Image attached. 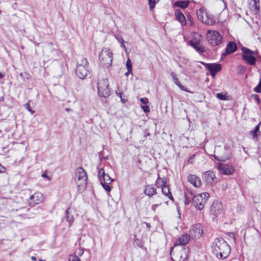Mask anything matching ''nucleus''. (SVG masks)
Wrapping results in <instances>:
<instances>
[{
  "label": "nucleus",
  "instance_id": "2",
  "mask_svg": "<svg viewBox=\"0 0 261 261\" xmlns=\"http://www.w3.org/2000/svg\"><path fill=\"white\" fill-rule=\"evenodd\" d=\"M175 248L171 249L170 254L174 261H185L188 258V248L185 247H181V248H176L174 251Z\"/></svg>",
  "mask_w": 261,
  "mask_h": 261
},
{
  "label": "nucleus",
  "instance_id": "25",
  "mask_svg": "<svg viewBox=\"0 0 261 261\" xmlns=\"http://www.w3.org/2000/svg\"><path fill=\"white\" fill-rule=\"evenodd\" d=\"M163 193L170 199H173L171 193L170 192L169 187L168 186H164L162 188Z\"/></svg>",
  "mask_w": 261,
  "mask_h": 261
},
{
  "label": "nucleus",
  "instance_id": "38",
  "mask_svg": "<svg viewBox=\"0 0 261 261\" xmlns=\"http://www.w3.org/2000/svg\"><path fill=\"white\" fill-rule=\"evenodd\" d=\"M254 91L257 93H261V79L258 85L254 88Z\"/></svg>",
  "mask_w": 261,
  "mask_h": 261
},
{
  "label": "nucleus",
  "instance_id": "6",
  "mask_svg": "<svg viewBox=\"0 0 261 261\" xmlns=\"http://www.w3.org/2000/svg\"><path fill=\"white\" fill-rule=\"evenodd\" d=\"M98 95L100 97H108L110 95V89L109 88V83L107 79L99 80L97 83Z\"/></svg>",
  "mask_w": 261,
  "mask_h": 261
},
{
  "label": "nucleus",
  "instance_id": "13",
  "mask_svg": "<svg viewBox=\"0 0 261 261\" xmlns=\"http://www.w3.org/2000/svg\"><path fill=\"white\" fill-rule=\"evenodd\" d=\"M218 169L222 174L230 175L234 172L233 167L228 164H219L218 165Z\"/></svg>",
  "mask_w": 261,
  "mask_h": 261
},
{
  "label": "nucleus",
  "instance_id": "44",
  "mask_svg": "<svg viewBox=\"0 0 261 261\" xmlns=\"http://www.w3.org/2000/svg\"><path fill=\"white\" fill-rule=\"evenodd\" d=\"M140 101L143 105H146L148 102V99L147 98H141Z\"/></svg>",
  "mask_w": 261,
  "mask_h": 261
},
{
  "label": "nucleus",
  "instance_id": "11",
  "mask_svg": "<svg viewBox=\"0 0 261 261\" xmlns=\"http://www.w3.org/2000/svg\"><path fill=\"white\" fill-rule=\"evenodd\" d=\"M190 44L199 53H203L205 51L201 43V40L200 38L194 37L190 41Z\"/></svg>",
  "mask_w": 261,
  "mask_h": 261
},
{
  "label": "nucleus",
  "instance_id": "21",
  "mask_svg": "<svg viewBox=\"0 0 261 261\" xmlns=\"http://www.w3.org/2000/svg\"><path fill=\"white\" fill-rule=\"evenodd\" d=\"M237 49V45L234 42H229L227 44L224 55H228L232 54Z\"/></svg>",
  "mask_w": 261,
  "mask_h": 261
},
{
  "label": "nucleus",
  "instance_id": "7",
  "mask_svg": "<svg viewBox=\"0 0 261 261\" xmlns=\"http://www.w3.org/2000/svg\"><path fill=\"white\" fill-rule=\"evenodd\" d=\"M206 38L208 42L212 46H217L222 42V36L216 31L208 30Z\"/></svg>",
  "mask_w": 261,
  "mask_h": 261
},
{
  "label": "nucleus",
  "instance_id": "3",
  "mask_svg": "<svg viewBox=\"0 0 261 261\" xmlns=\"http://www.w3.org/2000/svg\"><path fill=\"white\" fill-rule=\"evenodd\" d=\"M87 175L86 171L82 167L78 168L76 170L75 181L79 190H84L87 184Z\"/></svg>",
  "mask_w": 261,
  "mask_h": 261
},
{
  "label": "nucleus",
  "instance_id": "31",
  "mask_svg": "<svg viewBox=\"0 0 261 261\" xmlns=\"http://www.w3.org/2000/svg\"><path fill=\"white\" fill-rule=\"evenodd\" d=\"M101 185L103 189L108 192H110L111 191V187L109 185L110 184H106V182H102V181H100Z\"/></svg>",
  "mask_w": 261,
  "mask_h": 261
},
{
  "label": "nucleus",
  "instance_id": "58",
  "mask_svg": "<svg viewBox=\"0 0 261 261\" xmlns=\"http://www.w3.org/2000/svg\"><path fill=\"white\" fill-rule=\"evenodd\" d=\"M146 227L148 228V229H150V228L151 227V226L148 223H146Z\"/></svg>",
  "mask_w": 261,
  "mask_h": 261
},
{
  "label": "nucleus",
  "instance_id": "56",
  "mask_svg": "<svg viewBox=\"0 0 261 261\" xmlns=\"http://www.w3.org/2000/svg\"><path fill=\"white\" fill-rule=\"evenodd\" d=\"M116 95H117L118 97H119L120 98H121V97H122V94H121V93L116 92Z\"/></svg>",
  "mask_w": 261,
  "mask_h": 261
},
{
  "label": "nucleus",
  "instance_id": "37",
  "mask_svg": "<svg viewBox=\"0 0 261 261\" xmlns=\"http://www.w3.org/2000/svg\"><path fill=\"white\" fill-rule=\"evenodd\" d=\"M185 205H188L191 202V200L192 197H189L188 193L185 194Z\"/></svg>",
  "mask_w": 261,
  "mask_h": 261
},
{
  "label": "nucleus",
  "instance_id": "12",
  "mask_svg": "<svg viewBox=\"0 0 261 261\" xmlns=\"http://www.w3.org/2000/svg\"><path fill=\"white\" fill-rule=\"evenodd\" d=\"M196 14L198 19L206 24H211L213 21L212 19H205V16L207 17L206 10L204 8H201L197 10Z\"/></svg>",
  "mask_w": 261,
  "mask_h": 261
},
{
  "label": "nucleus",
  "instance_id": "5",
  "mask_svg": "<svg viewBox=\"0 0 261 261\" xmlns=\"http://www.w3.org/2000/svg\"><path fill=\"white\" fill-rule=\"evenodd\" d=\"M210 195L208 193H203L194 196L192 198L193 204L198 210H201L203 208Z\"/></svg>",
  "mask_w": 261,
  "mask_h": 261
},
{
  "label": "nucleus",
  "instance_id": "42",
  "mask_svg": "<svg viewBox=\"0 0 261 261\" xmlns=\"http://www.w3.org/2000/svg\"><path fill=\"white\" fill-rule=\"evenodd\" d=\"M115 38L117 40V41L120 43L124 42V40L122 37L119 35H115Z\"/></svg>",
  "mask_w": 261,
  "mask_h": 261
},
{
  "label": "nucleus",
  "instance_id": "24",
  "mask_svg": "<svg viewBox=\"0 0 261 261\" xmlns=\"http://www.w3.org/2000/svg\"><path fill=\"white\" fill-rule=\"evenodd\" d=\"M65 217L66 221L69 222V226H71L74 221V217L71 214L69 207H68L66 211Z\"/></svg>",
  "mask_w": 261,
  "mask_h": 261
},
{
  "label": "nucleus",
  "instance_id": "62",
  "mask_svg": "<svg viewBox=\"0 0 261 261\" xmlns=\"http://www.w3.org/2000/svg\"><path fill=\"white\" fill-rule=\"evenodd\" d=\"M83 253H84V251L83 250H82V251L80 250V252L79 254L80 255H82L83 254Z\"/></svg>",
  "mask_w": 261,
  "mask_h": 261
},
{
  "label": "nucleus",
  "instance_id": "22",
  "mask_svg": "<svg viewBox=\"0 0 261 261\" xmlns=\"http://www.w3.org/2000/svg\"><path fill=\"white\" fill-rule=\"evenodd\" d=\"M144 193L149 197H152L156 193V189L152 185H148L145 187Z\"/></svg>",
  "mask_w": 261,
  "mask_h": 261
},
{
  "label": "nucleus",
  "instance_id": "41",
  "mask_svg": "<svg viewBox=\"0 0 261 261\" xmlns=\"http://www.w3.org/2000/svg\"><path fill=\"white\" fill-rule=\"evenodd\" d=\"M254 2V6L255 7V10H259V0H253Z\"/></svg>",
  "mask_w": 261,
  "mask_h": 261
},
{
  "label": "nucleus",
  "instance_id": "57",
  "mask_svg": "<svg viewBox=\"0 0 261 261\" xmlns=\"http://www.w3.org/2000/svg\"><path fill=\"white\" fill-rule=\"evenodd\" d=\"M42 177L49 178V177L47 176V174L45 173H44L42 174Z\"/></svg>",
  "mask_w": 261,
  "mask_h": 261
},
{
  "label": "nucleus",
  "instance_id": "29",
  "mask_svg": "<svg viewBox=\"0 0 261 261\" xmlns=\"http://www.w3.org/2000/svg\"><path fill=\"white\" fill-rule=\"evenodd\" d=\"M113 180L108 174H106L102 178V182H106V184H111Z\"/></svg>",
  "mask_w": 261,
  "mask_h": 261
},
{
  "label": "nucleus",
  "instance_id": "33",
  "mask_svg": "<svg viewBox=\"0 0 261 261\" xmlns=\"http://www.w3.org/2000/svg\"><path fill=\"white\" fill-rule=\"evenodd\" d=\"M106 174L105 170L103 168H100L98 171V177L99 179L101 181L102 180V177Z\"/></svg>",
  "mask_w": 261,
  "mask_h": 261
},
{
  "label": "nucleus",
  "instance_id": "17",
  "mask_svg": "<svg viewBox=\"0 0 261 261\" xmlns=\"http://www.w3.org/2000/svg\"><path fill=\"white\" fill-rule=\"evenodd\" d=\"M210 211L211 214L215 216L220 215L223 211L222 203L218 201L213 202Z\"/></svg>",
  "mask_w": 261,
  "mask_h": 261
},
{
  "label": "nucleus",
  "instance_id": "8",
  "mask_svg": "<svg viewBox=\"0 0 261 261\" xmlns=\"http://www.w3.org/2000/svg\"><path fill=\"white\" fill-rule=\"evenodd\" d=\"M241 50L243 53L242 55V59L248 65H254L256 62V59L254 56V52L245 47H242Z\"/></svg>",
  "mask_w": 261,
  "mask_h": 261
},
{
  "label": "nucleus",
  "instance_id": "49",
  "mask_svg": "<svg viewBox=\"0 0 261 261\" xmlns=\"http://www.w3.org/2000/svg\"><path fill=\"white\" fill-rule=\"evenodd\" d=\"M228 234L229 237L232 238L234 240H235L236 238H235L234 234L233 232H228Z\"/></svg>",
  "mask_w": 261,
  "mask_h": 261
},
{
  "label": "nucleus",
  "instance_id": "27",
  "mask_svg": "<svg viewBox=\"0 0 261 261\" xmlns=\"http://www.w3.org/2000/svg\"><path fill=\"white\" fill-rule=\"evenodd\" d=\"M261 124V122H259V123L255 127L254 129L252 130H251L249 133V134L252 136L253 138H255L257 136L259 130V126Z\"/></svg>",
  "mask_w": 261,
  "mask_h": 261
},
{
  "label": "nucleus",
  "instance_id": "23",
  "mask_svg": "<svg viewBox=\"0 0 261 261\" xmlns=\"http://www.w3.org/2000/svg\"><path fill=\"white\" fill-rule=\"evenodd\" d=\"M175 15L176 20L181 23L182 26L185 25L186 24V19L185 16L180 10L177 9L176 10Z\"/></svg>",
  "mask_w": 261,
  "mask_h": 261
},
{
  "label": "nucleus",
  "instance_id": "36",
  "mask_svg": "<svg viewBox=\"0 0 261 261\" xmlns=\"http://www.w3.org/2000/svg\"><path fill=\"white\" fill-rule=\"evenodd\" d=\"M171 77H172V79L174 81V83L175 85H177V84H179L180 83L178 81V78L177 77V75L173 72H171L170 74Z\"/></svg>",
  "mask_w": 261,
  "mask_h": 261
},
{
  "label": "nucleus",
  "instance_id": "46",
  "mask_svg": "<svg viewBox=\"0 0 261 261\" xmlns=\"http://www.w3.org/2000/svg\"><path fill=\"white\" fill-rule=\"evenodd\" d=\"M20 75L23 77H26L28 79H29L30 76V74L27 72H24V73H21Z\"/></svg>",
  "mask_w": 261,
  "mask_h": 261
},
{
  "label": "nucleus",
  "instance_id": "16",
  "mask_svg": "<svg viewBox=\"0 0 261 261\" xmlns=\"http://www.w3.org/2000/svg\"><path fill=\"white\" fill-rule=\"evenodd\" d=\"M202 178L207 185H212L216 179V177L214 171L208 170L202 174Z\"/></svg>",
  "mask_w": 261,
  "mask_h": 261
},
{
  "label": "nucleus",
  "instance_id": "9",
  "mask_svg": "<svg viewBox=\"0 0 261 261\" xmlns=\"http://www.w3.org/2000/svg\"><path fill=\"white\" fill-rule=\"evenodd\" d=\"M201 64L204 65L205 69L210 71L211 75L213 77L222 69V66L220 64L206 63L203 62H201Z\"/></svg>",
  "mask_w": 261,
  "mask_h": 261
},
{
  "label": "nucleus",
  "instance_id": "60",
  "mask_svg": "<svg viewBox=\"0 0 261 261\" xmlns=\"http://www.w3.org/2000/svg\"><path fill=\"white\" fill-rule=\"evenodd\" d=\"M129 74H131L130 72H128V70H127V72L125 73V75L126 76H128Z\"/></svg>",
  "mask_w": 261,
  "mask_h": 261
},
{
  "label": "nucleus",
  "instance_id": "48",
  "mask_svg": "<svg viewBox=\"0 0 261 261\" xmlns=\"http://www.w3.org/2000/svg\"><path fill=\"white\" fill-rule=\"evenodd\" d=\"M254 100L259 103L260 102V98L259 96L257 95H254Z\"/></svg>",
  "mask_w": 261,
  "mask_h": 261
},
{
  "label": "nucleus",
  "instance_id": "55",
  "mask_svg": "<svg viewBox=\"0 0 261 261\" xmlns=\"http://www.w3.org/2000/svg\"><path fill=\"white\" fill-rule=\"evenodd\" d=\"M121 43V46L123 47L125 50H126V48L124 44V42L120 43Z\"/></svg>",
  "mask_w": 261,
  "mask_h": 261
},
{
  "label": "nucleus",
  "instance_id": "10",
  "mask_svg": "<svg viewBox=\"0 0 261 261\" xmlns=\"http://www.w3.org/2000/svg\"><path fill=\"white\" fill-rule=\"evenodd\" d=\"M43 201V194L40 192H36L34 194L30 196L28 200V203L30 206H34L38 204Z\"/></svg>",
  "mask_w": 261,
  "mask_h": 261
},
{
  "label": "nucleus",
  "instance_id": "59",
  "mask_svg": "<svg viewBox=\"0 0 261 261\" xmlns=\"http://www.w3.org/2000/svg\"><path fill=\"white\" fill-rule=\"evenodd\" d=\"M31 259H32V260L35 261V260H37V258H36V257L35 256H32L31 257Z\"/></svg>",
  "mask_w": 261,
  "mask_h": 261
},
{
  "label": "nucleus",
  "instance_id": "15",
  "mask_svg": "<svg viewBox=\"0 0 261 261\" xmlns=\"http://www.w3.org/2000/svg\"><path fill=\"white\" fill-rule=\"evenodd\" d=\"M203 233L202 226L200 224L192 226L190 229V234L195 239H199Z\"/></svg>",
  "mask_w": 261,
  "mask_h": 261
},
{
  "label": "nucleus",
  "instance_id": "34",
  "mask_svg": "<svg viewBox=\"0 0 261 261\" xmlns=\"http://www.w3.org/2000/svg\"><path fill=\"white\" fill-rule=\"evenodd\" d=\"M149 2V5L150 10H152L154 7L156 3H157L159 0H148Z\"/></svg>",
  "mask_w": 261,
  "mask_h": 261
},
{
  "label": "nucleus",
  "instance_id": "30",
  "mask_svg": "<svg viewBox=\"0 0 261 261\" xmlns=\"http://www.w3.org/2000/svg\"><path fill=\"white\" fill-rule=\"evenodd\" d=\"M88 62L87 59L82 58L80 61L77 63V66H82L84 67H87Z\"/></svg>",
  "mask_w": 261,
  "mask_h": 261
},
{
  "label": "nucleus",
  "instance_id": "61",
  "mask_svg": "<svg viewBox=\"0 0 261 261\" xmlns=\"http://www.w3.org/2000/svg\"><path fill=\"white\" fill-rule=\"evenodd\" d=\"M4 76V75L3 73H0V79L3 78Z\"/></svg>",
  "mask_w": 261,
  "mask_h": 261
},
{
  "label": "nucleus",
  "instance_id": "39",
  "mask_svg": "<svg viewBox=\"0 0 261 261\" xmlns=\"http://www.w3.org/2000/svg\"><path fill=\"white\" fill-rule=\"evenodd\" d=\"M69 261H81L76 255H70L69 258Z\"/></svg>",
  "mask_w": 261,
  "mask_h": 261
},
{
  "label": "nucleus",
  "instance_id": "54",
  "mask_svg": "<svg viewBox=\"0 0 261 261\" xmlns=\"http://www.w3.org/2000/svg\"><path fill=\"white\" fill-rule=\"evenodd\" d=\"M204 17H205V19H212L213 20L211 16L210 15H208L207 13V17L205 16Z\"/></svg>",
  "mask_w": 261,
  "mask_h": 261
},
{
  "label": "nucleus",
  "instance_id": "64",
  "mask_svg": "<svg viewBox=\"0 0 261 261\" xmlns=\"http://www.w3.org/2000/svg\"><path fill=\"white\" fill-rule=\"evenodd\" d=\"M38 261H44V260H42V259H40V260H39Z\"/></svg>",
  "mask_w": 261,
  "mask_h": 261
},
{
  "label": "nucleus",
  "instance_id": "45",
  "mask_svg": "<svg viewBox=\"0 0 261 261\" xmlns=\"http://www.w3.org/2000/svg\"><path fill=\"white\" fill-rule=\"evenodd\" d=\"M141 107L145 113H148L149 112V109L146 105H142Z\"/></svg>",
  "mask_w": 261,
  "mask_h": 261
},
{
  "label": "nucleus",
  "instance_id": "52",
  "mask_svg": "<svg viewBox=\"0 0 261 261\" xmlns=\"http://www.w3.org/2000/svg\"><path fill=\"white\" fill-rule=\"evenodd\" d=\"M158 204H153L151 206V208L152 210H153L154 211H155V209L158 206Z\"/></svg>",
  "mask_w": 261,
  "mask_h": 261
},
{
  "label": "nucleus",
  "instance_id": "26",
  "mask_svg": "<svg viewBox=\"0 0 261 261\" xmlns=\"http://www.w3.org/2000/svg\"><path fill=\"white\" fill-rule=\"evenodd\" d=\"M189 4V2L187 1H179L176 2L174 3V5L176 7L181 8L182 9L187 8Z\"/></svg>",
  "mask_w": 261,
  "mask_h": 261
},
{
  "label": "nucleus",
  "instance_id": "51",
  "mask_svg": "<svg viewBox=\"0 0 261 261\" xmlns=\"http://www.w3.org/2000/svg\"><path fill=\"white\" fill-rule=\"evenodd\" d=\"M5 168L0 164V173H2L4 172Z\"/></svg>",
  "mask_w": 261,
  "mask_h": 261
},
{
  "label": "nucleus",
  "instance_id": "19",
  "mask_svg": "<svg viewBox=\"0 0 261 261\" xmlns=\"http://www.w3.org/2000/svg\"><path fill=\"white\" fill-rule=\"evenodd\" d=\"M224 153L221 155H214V158L220 162H225V161L229 159L231 156V153L228 147H224Z\"/></svg>",
  "mask_w": 261,
  "mask_h": 261
},
{
  "label": "nucleus",
  "instance_id": "14",
  "mask_svg": "<svg viewBox=\"0 0 261 261\" xmlns=\"http://www.w3.org/2000/svg\"><path fill=\"white\" fill-rule=\"evenodd\" d=\"M190 240V236L188 234H184L180 236L175 242L174 248H177L178 246L184 247V246L188 243Z\"/></svg>",
  "mask_w": 261,
  "mask_h": 261
},
{
  "label": "nucleus",
  "instance_id": "20",
  "mask_svg": "<svg viewBox=\"0 0 261 261\" xmlns=\"http://www.w3.org/2000/svg\"><path fill=\"white\" fill-rule=\"evenodd\" d=\"M187 179L188 181L195 187H199L201 185V179L196 175L190 174Z\"/></svg>",
  "mask_w": 261,
  "mask_h": 261
},
{
  "label": "nucleus",
  "instance_id": "32",
  "mask_svg": "<svg viewBox=\"0 0 261 261\" xmlns=\"http://www.w3.org/2000/svg\"><path fill=\"white\" fill-rule=\"evenodd\" d=\"M126 68L128 72H130L131 74H133L132 72V64L129 59H128L126 62Z\"/></svg>",
  "mask_w": 261,
  "mask_h": 261
},
{
  "label": "nucleus",
  "instance_id": "28",
  "mask_svg": "<svg viewBox=\"0 0 261 261\" xmlns=\"http://www.w3.org/2000/svg\"><path fill=\"white\" fill-rule=\"evenodd\" d=\"M166 183L167 179L166 178H161L159 176H158V178L156 181L157 186H160L163 187L164 186H166Z\"/></svg>",
  "mask_w": 261,
  "mask_h": 261
},
{
  "label": "nucleus",
  "instance_id": "63",
  "mask_svg": "<svg viewBox=\"0 0 261 261\" xmlns=\"http://www.w3.org/2000/svg\"><path fill=\"white\" fill-rule=\"evenodd\" d=\"M67 111H69L70 110V109H66Z\"/></svg>",
  "mask_w": 261,
  "mask_h": 261
},
{
  "label": "nucleus",
  "instance_id": "47",
  "mask_svg": "<svg viewBox=\"0 0 261 261\" xmlns=\"http://www.w3.org/2000/svg\"><path fill=\"white\" fill-rule=\"evenodd\" d=\"M195 155L193 154L191 156V158L188 160V163L189 164H192L193 163V160L194 159Z\"/></svg>",
  "mask_w": 261,
  "mask_h": 261
},
{
  "label": "nucleus",
  "instance_id": "50",
  "mask_svg": "<svg viewBox=\"0 0 261 261\" xmlns=\"http://www.w3.org/2000/svg\"><path fill=\"white\" fill-rule=\"evenodd\" d=\"M187 19L190 22L191 25H192L193 24V22H192V17L190 15H187Z\"/></svg>",
  "mask_w": 261,
  "mask_h": 261
},
{
  "label": "nucleus",
  "instance_id": "40",
  "mask_svg": "<svg viewBox=\"0 0 261 261\" xmlns=\"http://www.w3.org/2000/svg\"><path fill=\"white\" fill-rule=\"evenodd\" d=\"M29 101L28 103L24 104V107L32 114L34 113V111L31 109Z\"/></svg>",
  "mask_w": 261,
  "mask_h": 261
},
{
  "label": "nucleus",
  "instance_id": "43",
  "mask_svg": "<svg viewBox=\"0 0 261 261\" xmlns=\"http://www.w3.org/2000/svg\"><path fill=\"white\" fill-rule=\"evenodd\" d=\"M182 91H186V92H188V90L187 89V88H185V87H184L180 83H179V84H177L176 85Z\"/></svg>",
  "mask_w": 261,
  "mask_h": 261
},
{
  "label": "nucleus",
  "instance_id": "4",
  "mask_svg": "<svg viewBox=\"0 0 261 261\" xmlns=\"http://www.w3.org/2000/svg\"><path fill=\"white\" fill-rule=\"evenodd\" d=\"M100 61L104 66L108 67L112 65L113 53L110 49L105 48L99 53Z\"/></svg>",
  "mask_w": 261,
  "mask_h": 261
},
{
  "label": "nucleus",
  "instance_id": "1",
  "mask_svg": "<svg viewBox=\"0 0 261 261\" xmlns=\"http://www.w3.org/2000/svg\"><path fill=\"white\" fill-rule=\"evenodd\" d=\"M213 251L218 257L225 259L230 252V247L228 244L222 238L215 239L212 245Z\"/></svg>",
  "mask_w": 261,
  "mask_h": 261
},
{
  "label": "nucleus",
  "instance_id": "35",
  "mask_svg": "<svg viewBox=\"0 0 261 261\" xmlns=\"http://www.w3.org/2000/svg\"><path fill=\"white\" fill-rule=\"evenodd\" d=\"M216 97L221 100H225L227 99V97L225 94L222 93H218L216 94Z\"/></svg>",
  "mask_w": 261,
  "mask_h": 261
},
{
  "label": "nucleus",
  "instance_id": "18",
  "mask_svg": "<svg viewBox=\"0 0 261 261\" xmlns=\"http://www.w3.org/2000/svg\"><path fill=\"white\" fill-rule=\"evenodd\" d=\"M76 74L81 79H84L90 74L87 67L76 66Z\"/></svg>",
  "mask_w": 261,
  "mask_h": 261
},
{
  "label": "nucleus",
  "instance_id": "53",
  "mask_svg": "<svg viewBox=\"0 0 261 261\" xmlns=\"http://www.w3.org/2000/svg\"><path fill=\"white\" fill-rule=\"evenodd\" d=\"M120 99H121V102H122L123 103H125V102L127 101V99L123 98L122 97L121 98H120Z\"/></svg>",
  "mask_w": 261,
  "mask_h": 261
}]
</instances>
